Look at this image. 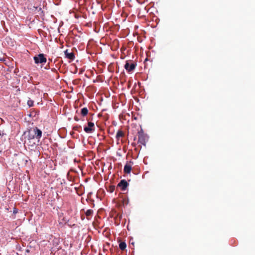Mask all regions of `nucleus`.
I'll return each mask as SVG.
<instances>
[{
	"instance_id": "2eb2a0df",
	"label": "nucleus",
	"mask_w": 255,
	"mask_h": 255,
	"mask_svg": "<svg viewBox=\"0 0 255 255\" xmlns=\"http://www.w3.org/2000/svg\"><path fill=\"white\" fill-rule=\"evenodd\" d=\"M27 105L29 107L33 106V101L30 99L27 101Z\"/></svg>"
},
{
	"instance_id": "f8f14e48",
	"label": "nucleus",
	"mask_w": 255,
	"mask_h": 255,
	"mask_svg": "<svg viewBox=\"0 0 255 255\" xmlns=\"http://www.w3.org/2000/svg\"><path fill=\"white\" fill-rule=\"evenodd\" d=\"M127 247V244L125 242H121L119 244L120 249L123 251L126 249Z\"/></svg>"
},
{
	"instance_id": "39448f33",
	"label": "nucleus",
	"mask_w": 255,
	"mask_h": 255,
	"mask_svg": "<svg viewBox=\"0 0 255 255\" xmlns=\"http://www.w3.org/2000/svg\"><path fill=\"white\" fill-rule=\"evenodd\" d=\"M84 131L86 133H92L94 130V124L92 122L88 123V127H85L84 128Z\"/></svg>"
},
{
	"instance_id": "f3484780",
	"label": "nucleus",
	"mask_w": 255,
	"mask_h": 255,
	"mask_svg": "<svg viewBox=\"0 0 255 255\" xmlns=\"http://www.w3.org/2000/svg\"><path fill=\"white\" fill-rule=\"evenodd\" d=\"M131 163H132L131 161L128 163V174L130 172L131 170Z\"/></svg>"
},
{
	"instance_id": "1a4fd4ad",
	"label": "nucleus",
	"mask_w": 255,
	"mask_h": 255,
	"mask_svg": "<svg viewBox=\"0 0 255 255\" xmlns=\"http://www.w3.org/2000/svg\"><path fill=\"white\" fill-rule=\"evenodd\" d=\"M66 57L69 59L73 60L75 58L74 53L72 52H69L68 50L65 51Z\"/></svg>"
},
{
	"instance_id": "7ed1b4c3",
	"label": "nucleus",
	"mask_w": 255,
	"mask_h": 255,
	"mask_svg": "<svg viewBox=\"0 0 255 255\" xmlns=\"http://www.w3.org/2000/svg\"><path fill=\"white\" fill-rule=\"evenodd\" d=\"M138 142L144 146H145L146 143L148 140L147 136L144 134L143 131L138 134Z\"/></svg>"
},
{
	"instance_id": "4468645a",
	"label": "nucleus",
	"mask_w": 255,
	"mask_h": 255,
	"mask_svg": "<svg viewBox=\"0 0 255 255\" xmlns=\"http://www.w3.org/2000/svg\"><path fill=\"white\" fill-rule=\"evenodd\" d=\"M93 210H91V209H89V210H88L86 212V215L87 217H89V216H90L92 215L93 214Z\"/></svg>"
},
{
	"instance_id": "aec40b11",
	"label": "nucleus",
	"mask_w": 255,
	"mask_h": 255,
	"mask_svg": "<svg viewBox=\"0 0 255 255\" xmlns=\"http://www.w3.org/2000/svg\"><path fill=\"white\" fill-rule=\"evenodd\" d=\"M120 116L122 117V118L124 117V115H121ZM124 119L126 120V116H124Z\"/></svg>"
},
{
	"instance_id": "4be33fe9",
	"label": "nucleus",
	"mask_w": 255,
	"mask_h": 255,
	"mask_svg": "<svg viewBox=\"0 0 255 255\" xmlns=\"http://www.w3.org/2000/svg\"><path fill=\"white\" fill-rule=\"evenodd\" d=\"M75 120L76 121H78V120L77 118H75Z\"/></svg>"
},
{
	"instance_id": "6e6552de",
	"label": "nucleus",
	"mask_w": 255,
	"mask_h": 255,
	"mask_svg": "<svg viewBox=\"0 0 255 255\" xmlns=\"http://www.w3.org/2000/svg\"><path fill=\"white\" fill-rule=\"evenodd\" d=\"M27 140H36L35 135L34 134L32 130H29L28 132Z\"/></svg>"
},
{
	"instance_id": "0eeeda50",
	"label": "nucleus",
	"mask_w": 255,
	"mask_h": 255,
	"mask_svg": "<svg viewBox=\"0 0 255 255\" xmlns=\"http://www.w3.org/2000/svg\"><path fill=\"white\" fill-rule=\"evenodd\" d=\"M136 62L133 60H128V72L133 70L136 66Z\"/></svg>"
},
{
	"instance_id": "423d86ee",
	"label": "nucleus",
	"mask_w": 255,
	"mask_h": 255,
	"mask_svg": "<svg viewBox=\"0 0 255 255\" xmlns=\"http://www.w3.org/2000/svg\"><path fill=\"white\" fill-rule=\"evenodd\" d=\"M32 131H33L34 134L35 135L36 139H37V141H38L39 139L41 138L42 136V131L37 128H34L32 130Z\"/></svg>"
},
{
	"instance_id": "f03ea898",
	"label": "nucleus",
	"mask_w": 255,
	"mask_h": 255,
	"mask_svg": "<svg viewBox=\"0 0 255 255\" xmlns=\"http://www.w3.org/2000/svg\"><path fill=\"white\" fill-rule=\"evenodd\" d=\"M131 119L132 122L135 121V122H133L131 124V131L133 133L138 134L142 131L141 126L139 124V121L141 119V117L137 114L133 113L131 112Z\"/></svg>"
},
{
	"instance_id": "ddd939ff",
	"label": "nucleus",
	"mask_w": 255,
	"mask_h": 255,
	"mask_svg": "<svg viewBox=\"0 0 255 255\" xmlns=\"http://www.w3.org/2000/svg\"><path fill=\"white\" fill-rule=\"evenodd\" d=\"M88 110L87 108H83L81 109V114L83 116H85L87 115Z\"/></svg>"
},
{
	"instance_id": "412c9836",
	"label": "nucleus",
	"mask_w": 255,
	"mask_h": 255,
	"mask_svg": "<svg viewBox=\"0 0 255 255\" xmlns=\"http://www.w3.org/2000/svg\"><path fill=\"white\" fill-rule=\"evenodd\" d=\"M131 44H132L131 42H128V45H130Z\"/></svg>"
},
{
	"instance_id": "6ab92c4d",
	"label": "nucleus",
	"mask_w": 255,
	"mask_h": 255,
	"mask_svg": "<svg viewBox=\"0 0 255 255\" xmlns=\"http://www.w3.org/2000/svg\"><path fill=\"white\" fill-rule=\"evenodd\" d=\"M17 212V211L16 209H14V210H13V213L15 214V213H16Z\"/></svg>"
},
{
	"instance_id": "5701e85b",
	"label": "nucleus",
	"mask_w": 255,
	"mask_h": 255,
	"mask_svg": "<svg viewBox=\"0 0 255 255\" xmlns=\"http://www.w3.org/2000/svg\"><path fill=\"white\" fill-rule=\"evenodd\" d=\"M128 88L129 87V84H128Z\"/></svg>"
},
{
	"instance_id": "dca6fc26",
	"label": "nucleus",
	"mask_w": 255,
	"mask_h": 255,
	"mask_svg": "<svg viewBox=\"0 0 255 255\" xmlns=\"http://www.w3.org/2000/svg\"><path fill=\"white\" fill-rule=\"evenodd\" d=\"M124 171L126 173H128V162H127L125 165Z\"/></svg>"
},
{
	"instance_id": "f257e3e1",
	"label": "nucleus",
	"mask_w": 255,
	"mask_h": 255,
	"mask_svg": "<svg viewBox=\"0 0 255 255\" xmlns=\"http://www.w3.org/2000/svg\"><path fill=\"white\" fill-rule=\"evenodd\" d=\"M128 187V182L125 180H122L117 185V190L121 192V195L119 197V202H121L125 207L128 205L127 195L122 193L125 191Z\"/></svg>"
},
{
	"instance_id": "20e7f679",
	"label": "nucleus",
	"mask_w": 255,
	"mask_h": 255,
	"mask_svg": "<svg viewBox=\"0 0 255 255\" xmlns=\"http://www.w3.org/2000/svg\"><path fill=\"white\" fill-rule=\"evenodd\" d=\"M34 62L36 64H44L46 62V58L44 57L43 54H39L37 56L34 57Z\"/></svg>"
},
{
	"instance_id": "a211bd4d",
	"label": "nucleus",
	"mask_w": 255,
	"mask_h": 255,
	"mask_svg": "<svg viewBox=\"0 0 255 255\" xmlns=\"http://www.w3.org/2000/svg\"><path fill=\"white\" fill-rule=\"evenodd\" d=\"M124 67H125V68L127 70H128V61H126V63H125V64Z\"/></svg>"
},
{
	"instance_id": "9d476101",
	"label": "nucleus",
	"mask_w": 255,
	"mask_h": 255,
	"mask_svg": "<svg viewBox=\"0 0 255 255\" xmlns=\"http://www.w3.org/2000/svg\"><path fill=\"white\" fill-rule=\"evenodd\" d=\"M124 135V133L123 131L122 130H119L118 132H117V135H116V137H117V138L118 140H120V138L123 137Z\"/></svg>"
},
{
	"instance_id": "9b49d317",
	"label": "nucleus",
	"mask_w": 255,
	"mask_h": 255,
	"mask_svg": "<svg viewBox=\"0 0 255 255\" xmlns=\"http://www.w3.org/2000/svg\"><path fill=\"white\" fill-rule=\"evenodd\" d=\"M36 140H27L25 141V143L27 144L28 146H33L36 144Z\"/></svg>"
}]
</instances>
